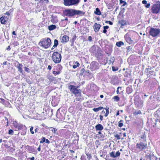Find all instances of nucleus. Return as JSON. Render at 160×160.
I'll return each mask as SVG.
<instances>
[{
	"label": "nucleus",
	"mask_w": 160,
	"mask_h": 160,
	"mask_svg": "<svg viewBox=\"0 0 160 160\" xmlns=\"http://www.w3.org/2000/svg\"><path fill=\"white\" fill-rule=\"evenodd\" d=\"M39 45L45 48L49 47L51 44V41L49 38H43L39 42Z\"/></svg>",
	"instance_id": "obj_1"
},
{
	"label": "nucleus",
	"mask_w": 160,
	"mask_h": 160,
	"mask_svg": "<svg viewBox=\"0 0 160 160\" xmlns=\"http://www.w3.org/2000/svg\"><path fill=\"white\" fill-rule=\"evenodd\" d=\"M78 86L70 85L68 86V88L70 89V92L75 96H80L81 94V91L80 89H78Z\"/></svg>",
	"instance_id": "obj_2"
},
{
	"label": "nucleus",
	"mask_w": 160,
	"mask_h": 160,
	"mask_svg": "<svg viewBox=\"0 0 160 160\" xmlns=\"http://www.w3.org/2000/svg\"><path fill=\"white\" fill-rule=\"evenodd\" d=\"M62 57L61 54L57 52H54L52 56L53 61L56 63H58L61 62Z\"/></svg>",
	"instance_id": "obj_3"
},
{
	"label": "nucleus",
	"mask_w": 160,
	"mask_h": 160,
	"mask_svg": "<svg viewBox=\"0 0 160 160\" xmlns=\"http://www.w3.org/2000/svg\"><path fill=\"white\" fill-rule=\"evenodd\" d=\"M149 33L150 35L153 37H156L160 35V29L151 28Z\"/></svg>",
	"instance_id": "obj_4"
},
{
	"label": "nucleus",
	"mask_w": 160,
	"mask_h": 160,
	"mask_svg": "<svg viewBox=\"0 0 160 160\" xmlns=\"http://www.w3.org/2000/svg\"><path fill=\"white\" fill-rule=\"evenodd\" d=\"M79 2V0H63V3L66 6L77 5Z\"/></svg>",
	"instance_id": "obj_5"
},
{
	"label": "nucleus",
	"mask_w": 160,
	"mask_h": 160,
	"mask_svg": "<svg viewBox=\"0 0 160 160\" xmlns=\"http://www.w3.org/2000/svg\"><path fill=\"white\" fill-rule=\"evenodd\" d=\"M65 15L68 17H72L74 16V9H65L64 11Z\"/></svg>",
	"instance_id": "obj_6"
},
{
	"label": "nucleus",
	"mask_w": 160,
	"mask_h": 160,
	"mask_svg": "<svg viewBox=\"0 0 160 160\" xmlns=\"http://www.w3.org/2000/svg\"><path fill=\"white\" fill-rule=\"evenodd\" d=\"M152 12L153 13L157 14L160 11V4H156L153 5L152 8Z\"/></svg>",
	"instance_id": "obj_7"
},
{
	"label": "nucleus",
	"mask_w": 160,
	"mask_h": 160,
	"mask_svg": "<svg viewBox=\"0 0 160 160\" xmlns=\"http://www.w3.org/2000/svg\"><path fill=\"white\" fill-rule=\"evenodd\" d=\"M147 144L142 142H140L137 144L136 148L138 149L139 151H141L144 149H145L147 148Z\"/></svg>",
	"instance_id": "obj_8"
},
{
	"label": "nucleus",
	"mask_w": 160,
	"mask_h": 160,
	"mask_svg": "<svg viewBox=\"0 0 160 160\" xmlns=\"http://www.w3.org/2000/svg\"><path fill=\"white\" fill-rule=\"evenodd\" d=\"M101 27V25L100 24H98L97 23H95L94 24V31L96 32H98Z\"/></svg>",
	"instance_id": "obj_9"
},
{
	"label": "nucleus",
	"mask_w": 160,
	"mask_h": 160,
	"mask_svg": "<svg viewBox=\"0 0 160 160\" xmlns=\"http://www.w3.org/2000/svg\"><path fill=\"white\" fill-rule=\"evenodd\" d=\"M8 18L7 17H6L5 16H2L0 18L1 22L2 24H5L6 22L8 20Z\"/></svg>",
	"instance_id": "obj_10"
},
{
	"label": "nucleus",
	"mask_w": 160,
	"mask_h": 160,
	"mask_svg": "<svg viewBox=\"0 0 160 160\" xmlns=\"http://www.w3.org/2000/svg\"><path fill=\"white\" fill-rule=\"evenodd\" d=\"M145 72L146 73L147 76H150L152 74L153 72L151 71V68H146L145 70Z\"/></svg>",
	"instance_id": "obj_11"
},
{
	"label": "nucleus",
	"mask_w": 160,
	"mask_h": 160,
	"mask_svg": "<svg viewBox=\"0 0 160 160\" xmlns=\"http://www.w3.org/2000/svg\"><path fill=\"white\" fill-rule=\"evenodd\" d=\"M84 14L85 12L82 11L74 9V15H84Z\"/></svg>",
	"instance_id": "obj_12"
},
{
	"label": "nucleus",
	"mask_w": 160,
	"mask_h": 160,
	"mask_svg": "<svg viewBox=\"0 0 160 160\" xmlns=\"http://www.w3.org/2000/svg\"><path fill=\"white\" fill-rule=\"evenodd\" d=\"M125 38L126 41L129 44L134 43L133 40H132L130 37H129L128 36L125 35Z\"/></svg>",
	"instance_id": "obj_13"
},
{
	"label": "nucleus",
	"mask_w": 160,
	"mask_h": 160,
	"mask_svg": "<svg viewBox=\"0 0 160 160\" xmlns=\"http://www.w3.org/2000/svg\"><path fill=\"white\" fill-rule=\"evenodd\" d=\"M69 40V37L66 35H64L62 38L61 42H66Z\"/></svg>",
	"instance_id": "obj_14"
},
{
	"label": "nucleus",
	"mask_w": 160,
	"mask_h": 160,
	"mask_svg": "<svg viewBox=\"0 0 160 160\" xmlns=\"http://www.w3.org/2000/svg\"><path fill=\"white\" fill-rule=\"evenodd\" d=\"M95 127L97 131H101L103 129V127L102 125L100 124H97L95 126Z\"/></svg>",
	"instance_id": "obj_15"
},
{
	"label": "nucleus",
	"mask_w": 160,
	"mask_h": 160,
	"mask_svg": "<svg viewBox=\"0 0 160 160\" xmlns=\"http://www.w3.org/2000/svg\"><path fill=\"white\" fill-rule=\"evenodd\" d=\"M13 124L15 128H18V130L21 129L22 127L21 125L15 121L13 122Z\"/></svg>",
	"instance_id": "obj_16"
},
{
	"label": "nucleus",
	"mask_w": 160,
	"mask_h": 160,
	"mask_svg": "<svg viewBox=\"0 0 160 160\" xmlns=\"http://www.w3.org/2000/svg\"><path fill=\"white\" fill-rule=\"evenodd\" d=\"M23 66L20 63H18L17 65V68H18V71L22 73L23 70L22 69Z\"/></svg>",
	"instance_id": "obj_17"
},
{
	"label": "nucleus",
	"mask_w": 160,
	"mask_h": 160,
	"mask_svg": "<svg viewBox=\"0 0 160 160\" xmlns=\"http://www.w3.org/2000/svg\"><path fill=\"white\" fill-rule=\"evenodd\" d=\"M103 108L105 109L106 111L103 110L102 111V112L103 113H105V112H106V113H105L104 114V116L105 117H106L108 116L109 114V108H108V109L106 108Z\"/></svg>",
	"instance_id": "obj_18"
},
{
	"label": "nucleus",
	"mask_w": 160,
	"mask_h": 160,
	"mask_svg": "<svg viewBox=\"0 0 160 160\" xmlns=\"http://www.w3.org/2000/svg\"><path fill=\"white\" fill-rule=\"evenodd\" d=\"M56 28L55 25H51L48 26V29L50 31Z\"/></svg>",
	"instance_id": "obj_19"
},
{
	"label": "nucleus",
	"mask_w": 160,
	"mask_h": 160,
	"mask_svg": "<svg viewBox=\"0 0 160 160\" xmlns=\"http://www.w3.org/2000/svg\"><path fill=\"white\" fill-rule=\"evenodd\" d=\"M96 15H100L101 14V12L99 8H97L95 10V11L94 12Z\"/></svg>",
	"instance_id": "obj_20"
},
{
	"label": "nucleus",
	"mask_w": 160,
	"mask_h": 160,
	"mask_svg": "<svg viewBox=\"0 0 160 160\" xmlns=\"http://www.w3.org/2000/svg\"><path fill=\"white\" fill-rule=\"evenodd\" d=\"M142 2L143 4L145 5V7L147 8H148L150 6V4L147 3V1L146 0L142 1Z\"/></svg>",
	"instance_id": "obj_21"
},
{
	"label": "nucleus",
	"mask_w": 160,
	"mask_h": 160,
	"mask_svg": "<svg viewBox=\"0 0 160 160\" xmlns=\"http://www.w3.org/2000/svg\"><path fill=\"white\" fill-rule=\"evenodd\" d=\"M124 45V43L122 41L117 42L116 43V45L118 47H120L121 46Z\"/></svg>",
	"instance_id": "obj_22"
},
{
	"label": "nucleus",
	"mask_w": 160,
	"mask_h": 160,
	"mask_svg": "<svg viewBox=\"0 0 160 160\" xmlns=\"http://www.w3.org/2000/svg\"><path fill=\"white\" fill-rule=\"evenodd\" d=\"M58 44V41L57 39H55L54 41V44L53 45L54 48L57 47Z\"/></svg>",
	"instance_id": "obj_23"
},
{
	"label": "nucleus",
	"mask_w": 160,
	"mask_h": 160,
	"mask_svg": "<svg viewBox=\"0 0 160 160\" xmlns=\"http://www.w3.org/2000/svg\"><path fill=\"white\" fill-rule=\"evenodd\" d=\"M120 0V4H122V6L123 7V6H125L126 5H127V3L126 2L122 1V0Z\"/></svg>",
	"instance_id": "obj_24"
},
{
	"label": "nucleus",
	"mask_w": 160,
	"mask_h": 160,
	"mask_svg": "<svg viewBox=\"0 0 160 160\" xmlns=\"http://www.w3.org/2000/svg\"><path fill=\"white\" fill-rule=\"evenodd\" d=\"M81 72H82V75L85 72V73H87L88 74H90V71L89 70H87V71H85L84 69H82L81 70Z\"/></svg>",
	"instance_id": "obj_25"
},
{
	"label": "nucleus",
	"mask_w": 160,
	"mask_h": 160,
	"mask_svg": "<svg viewBox=\"0 0 160 160\" xmlns=\"http://www.w3.org/2000/svg\"><path fill=\"white\" fill-rule=\"evenodd\" d=\"M119 23L122 25L124 26L126 24V22L125 21L121 20L119 22Z\"/></svg>",
	"instance_id": "obj_26"
},
{
	"label": "nucleus",
	"mask_w": 160,
	"mask_h": 160,
	"mask_svg": "<svg viewBox=\"0 0 160 160\" xmlns=\"http://www.w3.org/2000/svg\"><path fill=\"white\" fill-rule=\"evenodd\" d=\"M79 63L77 61H76L75 62V64L73 66V68L74 69L76 68L77 67H79Z\"/></svg>",
	"instance_id": "obj_27"
},
{
	"label": "nucleus",
	"mask_w": 160,
	"mask_h": 160,
	"mask_svg": "<svg viewBox=\"0 0 160 160\" xmlns=\"http://www.w3.org/2000/svg\"><path fill=\"white\" fill-rule=\"evenodd\" d=\"M141 113V111L139 110H138L135 111L133 113V114L134 115H137L138 114H140Z\"/></svg>",
	"instance_id": "obj_28"
},
{
	"label": "nucleus",
	"mask_w": 160,
	"mask_h": 160,
	"mask_svg": "<svg viewBox=\"0 0 160 160\" xmlns=\"http://www.w3.org/2000/svg\"><path fill=\"white\" fill-rule=\"evenodd\" d=\"M86 155L87 156V158H88V160H90L92 158V156L91 154L88 152L86 154Z\"/></svg>",
	"instance_id": "obj_29"
},
{
	"label": "nucleus",
	"mask_w": 160,
	"mask_h": 160,
	"mask_svg": "<svg viewBox=\"0 0 160 160\" xmlns=\"http://www.w3.org/2000/svg\"><path fill=\"white\" fill-rule=\"evenodd\" d=\"M50 128H51V130L52 132H53L54 133H56V132L57 130V129L55 128H52V127H51Z\"/></svg>",
	"instance_id": "obj_30"
},
{
	"label": "nucleus",
	"mask_w": 160,
	"mask_h": 160,
	"mask_svg": "<svg viewBox=\"0 0 160 160\" xmlns=\"http://www.w3.org/2000/svg\"><path fill=\"white\" fill-rule=\"evenodd\" d=\"M76 100L78 101H81L82 100V99L81 98V95L80 96H76Z\"/></svg>",
	"instance_id": "obj_31"
},
{
	"label": "nucleus",
	"mask_w": 160,
	"mask_h": 160,
	"mask_svg": "<svg viewBox=\"0 0 160 160\" xmlns=\"http://www.w3.org/2000/svg\"><path fill=\"white\" fill-rule=\"evenodd\" d=\"M52 73L54 74L55 76L57 74H59L60 73V71H53L52 72Z\"/></svg>",
	"instance_id": "obj_32"
},
{
	"label": "nucleus",
	"mask_w": 160,
	"mask_h": 160,
	"mask_svg": "<svg viewBox=\"0 0 160 160\" xmlns=\"http://www.w3.org/2000/svg\"><path fill=\"white\" fill-rule=\"evenodd\" d=\"M113 98L117 101H118L120 99L117 96H114Z\"/></svg>",
	"instance_id": "obj_33"
},
{
	"label": "nucleus",
	"mask_w": 160,
	"mask_h": 160,
	"mask_svg": "<svg viewBox=\"0 0 160 160\" xmlns=\"http://www.w3.org/2000/svg\"><path fill=\"white\" fill-rule=\"evenodd\" d=\"M46 138L44 137H42L41 140L40 141V142L41 143H42L45 142Z\"/></svg>",
	"instance_id": "obj_34"
},
{
	"label": "nucleus",
	"mask_w": 160,
	"mask_h": 160,
	"mask_svg": "<svg viewBox=\"0 0 160 160\" xmlns=\"http://www.w3.org/2000/svg\"><path fill=\"white\" fill-rule=\"evenodd\" d=\"M110 156L112 158H115L116 157V156H115L114 152H111L110 153Z\"/></svg>",
	"instance_id": "obj_35"
},
{
	"label": "nucleus",
	"mask_w": 160,
	"mask_h": 160,
	"mask_svg": "<svg viewBox=\"0 0 160 160\" xmlns=\"http://www.w3.org/2000/svg\"><path fill=\"white\" fill-rule=\"evenodd\" d=\"M108 9H111L113 8V5L112 4L109 3L108 5Z\"/></svg>",
	"instance_id": "obj_36"
},
{
	"label": "nucleus",
	"mask_w": 160,
	"mask_h": 160,
	"mask_svg": "<svg viewBox=\"0 0 160 160\" xmlns=\"http://www.w3.org/2000/svg\"><path fill=\"white\" fill-rule=\"evenodd\" d=\"M33 128L32 126L30 128V131L31 133L32 134H34V131H33Z\"/></svg>",
	"instance_id": "obj_37"
},
{
	"label": "nucleus",
	"mask_w": 160,
	"mask_h": 160,
	"mask_svg": "<svg viewBox=\"0 0 160 160\" xmlns=\"http://www.w3.org/2000/svg\"><path fill=\"white\" fill-rule=\"evenodd\" d=\"M13 131L12 130L10 129L9 130L8 134L10 135H12L13 134Z\"/></svg>",
	"instance_id": "obj_38"
},
{
	"label": "nucleus",
	"mask_w": 160,
	"mask_h": 160,
	"mask_svg": "<svg viewBox=\"0 0 160 160\" xmlns=\"http://www.w3.org/2000/svg\"><path fill=\"white\" fill-rule=\"evenodd\" d=\"M35 1H40V2H45L47 3L48 2V0H35Z\"/></svg>",
	"instance_id": "obj_39"
},
{
	"label": "nucleus",
	"mask_w": 160,
	"mask_h": 160,
	"mask_svg": "<svg viewBox=\"0 0 160 160\" xmlns=\"http://www.w3.org/2000/svg\"><path fill=\"white\" fill-rule=\"evenodd\" d=\"M115 137L116 138H117V139L118 140H119L120 139V136L118 134L115 135Z\"/></svg>",
	"instance_id": "obj_40"
},
{
	"label": "nucleus",
	"mask_w": 160,
	"mask_h": 160,
	"mask_svg": "<svg viewBox=\"0 0 160 160\" xmlns=\"http://www.w3.org/2000/svg\"><path fill=\"white\" fill-rule=\"evenodd\" d=\"M127 92H129V93H130L131 92V88L129 87H127L126 88Z\"/></svg>",
	"instance_id": "obj_41"
},
{
	"label": "nucleus",
	"mask_w": 160,
	"mask_h": 160,
	"mask_svg": "<svg viewBox=\"0 0 160 160\" xmlns=\"http://www.w3.org/2000/svg\"><path fill=\"white\" fill-rule=\"evenodd\" d=\"M112 69L113 71H116L118 70V68H116L115 67H112Z\"/></svg>",
	"instance_id": "obj_42"
},
{
	"label": "nucleus",
	"mask_w": 160,
	"mask_h": 160,
	"mask_svg": "<svg viewBox=\"0 0 160 160\" xmlns=\"http://www.w3.org/2000/svg\"><path fill=\"white\" fill-rule=\"evenodd\" d=\"M118 127H121L123 125V123L122 122H119L118 123Z\"/></svg>",
	"instance_id": "obj_43"
},
{
	"label": "nucleus",
	"mask_w": 160,
	"mask_h": 160,
	"mask_svg": "<svg viewBox=\"0 0 160 160\" xmlns=\"http://www.w3.org/2000/svg\"><path fill=\"white\" fill-rule=\"evenodd\" d=\"M120 155V152H116L115 156H116V157H117L119 156Z\"/></svg>",
	"instance_id": "obj_44"
},
{
	"label": "nucleus",
	"mask_w": 160,
	"mask_h": 160,
	"mask_svg": "<svg viewBox=\"0 0 160 160\" xmlns=\"http://www.w3.org/2000/svg\"><path fill=\"white\" fill-rule=\"evenodd\" d=\"M24 68H25V70L26 72H29V69L28 68L26 67H25Z\"/></svg>",
	"instance_id": "obj_45"
},
{
	"label": "nucleus",
	"mask_w": 160,
	"mask_h": 160,
	"mask_svg": "<svg viewBox=\"0 0 160 160\" xmlns=\"http://www.w3.org/2000/svg\"><path fill=\"white\" fill-rule=\"evenodd\" d=\"M92 109H93V110L95 112H98L99 111L98 108H94Z\"/></svg>",
	"instance_id": "obj_46"
},
{
	"label": "nucleus",
	"mask_w": 160,
	"mask_h": 160,
	"mask_svg": "<svg viewBox=\"0 0 160 160\" xmlns=\"http://www.w3.org/2000/svg\"><path fill=\"white\" fill-rule=\"evenodd\" d=\"M88 40L90 41V42H91L92 41V38L91 36H89L88 37Z\"/></svg>",
	"instance_id": "obj_47"
},
{
	"label": "nucleus",
	"mask_w": 160,
	"mask_h": 160,
	"mask_svg": "<svg viewBox=\"0 0 160 160\" xmlns=\"http://www.w3.org/2000/svg\"><path fill=\"white\" fill-rule=\"evenodd\" d=\"M121 87H118L117 88V91H116V92H117V93L118 94H119L120 93L119 92V91L118 90V89L119 88H121Z\"/></svg>",
	"instance_id": "obj_48"
},
{
	"label": "nucleus",
	"mask_w": 160,
	"mask_h": 160,
	"mask_svg": "<svg viewBox=\"0 0 160 160\" xmlns=\"http://www.w3.org/2000/svg\"><path fill=\"white\" fill-rule=\"evenodd\" d=\"M45 141H46V142L47 143L49 144L50 143V142L49 141V140L48 139H46Z\"/></svg>",
	"instance_id": "obj_49"
},
{
	"label": "nucleus",
	"mask_w": 160,
	"mask_h": 160,
	"mask_svg": "<svg viewBox=\"0 0 160 160\" xmlns=\"http://www.w3.org/2000/svg\"><path fill=\"white\" fill-rule=\"evenodd\" d=\"M109 28V27L108 26H106L103 27V28L105 29H108Z\"/></svg>",
	"instance_id": "obj_50"
},
{
	"label": "nucleus",
	"mask_w": 160,
	"mask_h": 160,
	"mask_svg": "<svg viewBox=\"0 0 160 160\" xmlns=\"http://www.w3.org/2000/svg\"><path fill=\"white\" fill-rule=\"evenodd\" d=\"M100 119L101 121H102L103 119V116L101 115H100L99 116Z\"/></svg>",
	"instance_id": "obj_51"
},
{
	"label": "nucleus",
	"mask_w": 160,
	"mask_h": 160,
	"mask_svg": "<svg viewBox=\"0 0 160 160\" xmlns=\"http://www.w3.org/2000/svg\"><path fill=\"white\" fill-rule=\"evenodd\" d=\"M99 111L101 110L103 108L102 107H100L98 108Z\"/></svg>",
	"instance_id": "obj_52"
},
{
	"label": "nucleus",
	"mask_w": 160,
	"mask_h": 160,
	"mask_svg": "<svg viewBox=\"0 0 160 160\" xmlns=\"http://www.w3.org/2000/svg\"><path fill=\"white\" fill-rule=\"evenodd\" d=\"M11 49L10 46H8V48H6V50H10Z\"/></svg>",
	"instance_id": "obj_53"
},
{
	"label": "nucleus",
	"mask_w": 160,
	"mask_h": 160,
	"mask_svg": "<svg viewBox=\"0 0 160 160\" xmlns=\"http://www.w3.org/2000/svg\"><path fill=\"white\" fill-rule=\"evenodd\" d=\"M52 68V67L50 65H48V69L49 70H51Z\"/></svg>",
	"instance_id": "obj_54"
},
{
	"label": "nucleus",
	"mask_w": 160,
	"mask_h": 160,
	"mask_svg": "<svg viewBox=\"0 0 160 160\" xmlns=\"http://www.w3.org/2000/svg\"><path fill=\"white\" fill-rule=\"evenodd\" d=\"M48 79L49 80H53L54 79L52 77H49L48 78Z\"/></svg>",
	"instance_id": "obj_55"
},
{
	"label": "nucleus",
	"mask_w": 160,
	"mask_h": 160,
	"mask_svg": "<svg viewBox=\"0 0 160 160\" xmlns=\"http://www.w3.org/2000/svg\"><path fill=\"white\" fill-rule=\"evenodd\" d=\"M31 160H34V158L33 157H32L31 158H29Z\"/></svg>",
	"instance_id": "obj_56"
},
{
	"label": "nucleus",
	"mask_w": 160,
	"mask_h": 160,
	"mask_svg": "<svg viewBox=\"0 0 160 160\" xmlns=\"http://www.w3.org/2000/svg\"><path fill=\"white\" fill-rule=\"evenodd\" d=\"M107 32V31L106 30V29H104V30L103 31V32L104 33H105Z\"/></svg>",
	"instance_id": "obj_57"
},
{
	"label": "nucleus",
	"mask_w": 160,
	"mask_h": 160,
	"mask_svg": "<svg viewBox=\"0 0 160 160\" xmlns=\"http://www.w3.org/2000/svg\"><path fill=\"white\" fill-rule=\"evenodd\" d=\"M108 23L110 25H112L113 24V23L110 21H108Z\"/></svg>",
	"instance_id": "obj_58"
},
{
	"label": "nucleus",
	"mask_w": 160,
	"mask_h": 160,
	"mask_svg": "<svg viewBox=\"0 0 160 160\" xmlns=\"http://www.w3.org/2000/svg\"><path fill=\"white\" fill-rule=\"evenodd\" d=\"M70 152L71 153H75L74 151L73 150H70Z\"/></svg>",
	"instance_id": "obj_59"
},
{
	"label": "nucleus",
	"mask_w": 160,
	"mask_h": 160,
	"mask_svg": "<svg viewBox=\"0 0 160 160\" xmlns=\"http://www.w3.org/2000/svg\"><path fill=\"white\" fill-rule=\"evenodd\" d=\"M38 150V151H40L41 150V148H40V146H39V147L37 149Z\"/></svg>",
	"instance_id": "obj_60"
},
{
	"label": "nucleus",
	"mask_w": 160,
	"mask_h": 160,
	"mask_svg": "<svg viewBox=\"0 0 160 160\" xmlns=\"http://www.w3.org/2000/svg\"><path fill=\"white\" fill-rule=\"evenodd\" d=\"M12 34H13V35H16V33H15V31H13L12 32Z\"/></svg>",
	"instance_id": "obj_61"
},
{
	"label": "nucleus",
	"mask_w": 160,
	"mask_h": 160,
	"mask_svg": "<svg viewBox=\"0 0 160 160\" xmlns=\"http://www.w3.org/2000/svg\"><path fill=\"white\" fill-rule=\"evenodd\" d=\"M119 115V111H118L116 115L118 116V115Z\"/></svg>",
	"instance_id": "obj_62"
},
{
	"label": "nucleus",
	"mask_w": 160,
	"mask_h": 160,
	"mask_svg": "<svg viewBox=\"0 0 160 160\" xmlns=\"http://www.w3.org/2000/svg\"><path fill=\"white\" fill-rule=\"evenodd\" d=\"M35 131L36 132H38V129L37 128H36L35 129Z\"/></svg>",
	"instance_id": "obj_63"
},
{
	"label": "nucleus",
	"mask_w": 160,
	"mask_h": 160,
	"mask_svg": "<svg viewBox=\"0 0 160 160\" xmlns=\"http://www.w3.org/2000/svg\"><path fill=\"white\" fill-rule=\"evenodd\" d=\"M3 64L4 65H6L7 64V62H3Z\"/></svg>",
	"instance_id": "obj_64"
}]
</instances>
